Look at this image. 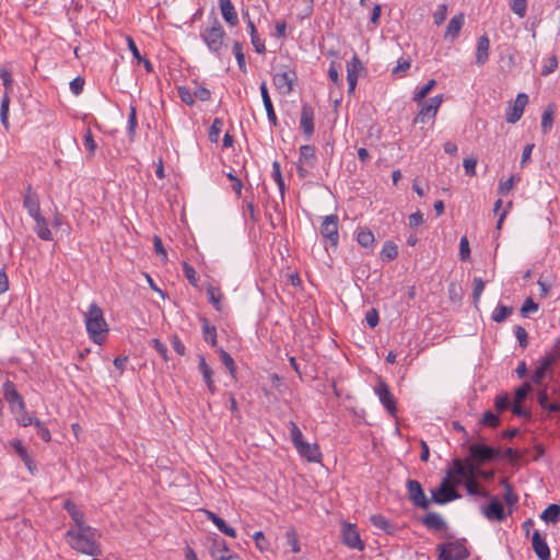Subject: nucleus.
Instances as JSON below:
<instances>
[{"instance_id": "obj_1", "label": "nucleus", "mask_w": 560, "mask_h": 560, "mask_svg": "<svg viewBox=\"0 0 560 560\" xmlns=\"http://www.w3.org/2000/svg\"><path fill=\"white\" fill-rule=\"evenodd\" d=\"M97 537V529L90 525L69 528L65 534L66 541L72 549L89 556H100L102 553Z\"/></svg>"}, {"instance_id": "obj_2", "label": "nucleus", "mask_w": 560, "mask_h": 560, "mask_svg": "<svg viewBox=\"0 0 560 560\" xmlns=\"http://www.w3.org/2000/svg\"><path fill=\"white\" fill-rule=\"evenodd\" d=\"M84 320L90 338L101 345L108 331L102 308L96 303H92L84 315Z\"/></svg>"}, {"instance_id": "obj_3", "label": "nucleus", "mask_w": 560, "mask_h": 560, "mask_svg": "<svg viewBox=\"0 0 560 560\" xmlns=\"http://www.w3.org/2000/svg\"><path fill=\"white\" fill-rule=\"evenodd\" d=\"M465 538L456 539L445 544H439L436 551L439 552V560H465L470 556L466 546Z\"/></svg>"}, {"instance_id": "obj_4", "label": "nucleus", "mask_w": 560, "mask_h": 560, "mask_svg": "<svg viewBox=\"0 0 560 560\" xmlns=\"http://www.w3.org/2000/svg\"><path fill=\"white\" fill-rule=\"evenodd\" d=\"M462 483L460 479L452 481L447 477H444L440 486L431 490L432 501L436 504H446L451 501L460 498V494L455 490V486Z\"/></svg>"}, {"instance_id": "obj_5", "label": "nucleus", "mask_w": 560, "mask_h": 560, "mask_svg": "<svg viewBox=\"0 0 560 560\" xmlns=\"http://www.w3.org/2000/svg\"><path fill=\"white\" fill-rule=\"evenodd\" d=\"M200 36L209 50L214 54H220L221 49L223 48L225 32L218 19H214L212 25L205 28Z\"/></svg>"}, {"instance_id": "obj_6", "label": "nucleus", "mask_w": 560, "mask_h": 560, "mask_svg": "<svg viewBox=\"0 0 560 560\" xmlns=\"http://www.w3.org/2000/svg\"><path fill=\"white\" fill-rule=\"evenodd\" d=\"M469 455L471 460L482 465L501 458V450L482 443H475L469 446Z\"/></svg>"}, {"instance_id": "obj_7", "label": "nucleus", "mask_w": 560, "mask_h": 560, "mask_svg": "<svg viewBox=\"0 0 560 560\" xmlns=\"http://www.w3.org/2000/svg\"><path fill=\"white\" fill-rule=\"evenodd\" d=\"M338 223V215L330 214L324 218L319 228V232L323 238H325L330 244V246L335 248L339 242Z\"/></svg>"}, {"instance_id": "obj_8", "label": "nucleus", "mask_w": 560, "mask_h": 560, "mask_svg": "<svg viewBox=\"0 0 560 560\" xmlns=\"http://www.w3.org/2000/svg\"><path fill=\"white\" fill-rule=\"evenodd\" d=\"M374 392L377 395L384 408L387 410L388 415L390 417H396V398L392 394L389 386L383 380L380 378L376 386L374 387Z\"/></svg>"}, {"instance_id": "obj_9", "label": "nucleus", "mask_w": 560, "mask_h": 560, "mask_svg": "<svg viewBox=\"0 0 560 560\" xmlns=\"http://www.w3.org/2000/svg\"><path fill=\"white\" fill-rule=\"evenodd\" d=\"M406 489L408 493V499L415 506L424 510L429 508L430 500L425 497L423 488L418 480L408 479L406 481Z\"/></svg>"}, {"instance_id": "obj_10", "label": "nucleus", "mask_w": 560, "mask_h": 560, "mask_svg": "<svg viewBox=\"0 0 560 560\" xmlns=\"http://www.w3.org/2000/svg\"><path fill=\"white\" fill-rule=\"evenodd\" d=\"M2 393L13 413L18 412L16 408L19 411H23L25 405L24 399L11 381H7L3 384Z\"/></svg>"}, {"instance_id": "obj_11", "label": "nucleus", "mask_w": 560, "mask_h": 560, "mask_svg": "<svg viewBox=\"0 0 560 560\" xmlns=\"http://www.w3.org/2000/svg\"><path fill=\"white\" fill-rule=\"evenodd\" d=\"M23 207L27 211L28 215L32 218L42 215L39 196L33 189L31 184H27V186L24 189Z\"/></svg>"}, {"instance_id": "obj_12", "label": "nucleus", "mask_w": 560, "mask_h": 560, "mask_svg": "<svg viewBox=\"0 0 560 560\" xmlns=\"http://www.w3.org/2000/svg\"><path fill=\"white\" fill-rule=\"evenodd\" d=\"M527 103L528 95L525 93H518L513 105L509 106V108L506 109V122L516 124L521 119Z\"/></svg>"}, {"instance_id": "obj_13", "label": "nucleus", "mask_w": 560, "mask_h": 560, "mask_svg": "<svg viewBox=\"0 0 560 560\" xmlns=\"http://www.w3.org/2000/svg\"><path fill=\"white\" fill-rule=\"evenodd\" d=\"M442 101H443L442 95H436L434 97H431L427 103H424L422 105L420 112L418 113V115L415 118V122L416 124H418V122L424 124L427 121V119L433 118L436 115L439 107L442 104Z\"/></svg>"}, {"instance_id": "obj_14", "label": "nucleus", "mask_w": 560, "mask_h": 560, "mask_svg": "<svg viewBox=\"0 0 560 560\" xmlns=\"http://www.w3.org/2000/svg\"><path fill=\"white\" fill-rule=\"evenodd\" d=\"M364 69L360 58L354 55L347 63L348 93L353 94L359 79V73Z\"/></svg>"}, {"instance_id": "obj_15", "label": "nucleus", "mask_w": 560, "mask_h": 560, "mask_svg": "<svg viewBox=\"0 0 560 560\" xmlns=\"http://www.w3.org/2000/svg\"><path fill=\"white\" fill-rule=\"evenodd\" d=\"M296 73L292 70L276 73L272 78L275 86L284 95L293 91V83L296 81Z\"/></svg>"}, {"instance_id": "obj_16", "label": "nucleus", "mask_w": 560, "mask_h": 560, "mask_svg": "<svg viewBox=\"0 0 560 560\" xmlns=\"http://www.w3.org/2000/svg\"><path fill=\"white\" fill-rule=\"evenodd\" d=\"M342 542L349 548L363 550L364 544L360 538V535L352 524H345L342 529Z\"/></svg>"}, {"instance_id": "obj_17", "label": "nucleus", "mask_w": 560, "mask_h": 560, "mask_svg": "<svg viewBox=\"0 0 560 560\" xmlns=\"http://www.w3.org/2000/svg\"><path fill=\"white\" fill-rule=\"evenodd\" d=\"M300 125L306 138L310 139L314 133V109L308 104L302 106Z\"/></svg>"}, {"instance_id": "obj_18", "label": "nucleus", "mask_w": 560, "mask_h": 560, "mask_svg": "<svg viewBox=\"0 0 560 560\" xmlns=\"http://www.w3.org/2000/svg\"><path fill=\"white\" fill-rule=\"evenodd\" d=\"M483 514L490 521L502 522L505 518L503 505L494 497H490V503L483 508Z\"/></svg>"}, {"instance_id": "obj_19", "label": "nucleus", "mask_w": 560, "mask_h": 560, "mask_svg": "<svg viewBox=\"0 0 560 560\" xmlns=\"http://www.w3.org/2000/svg\"><path fill=\"white\" fill-rule=\"evenodd\" d=\"M62 508L68 512L74 523L73 528L88 526L84 521V512L70 499L63 501Z\"/></svg>"}, {"instance_id": "obj_20", "label": "nucleus", "mask_w": 560, "mask_h": 560, "mask_svg": "<svg viewBox=\"0 0 560 560\" xmlns=\"http://www.w3.org/2000/svg\"><path fill=\"white\" fill-rule=\"evenodd\" d=\"M301 457L308 462L317 463L320 460L322 454L317 444H311L305 441L295 446Z\"/></svg>"}, {"instance_id": "obj_21", "label": "nucleus", "mask_w": 560, "mask_h": 560, "mask_svg": "<svg viewBox=\"0 0 560 560\" xmlns=\"http://www.w3.org/2000/svg\"><path fill=\"white\" fill-rule=\"evenodd\" d=\"M533 549L540 560H550V550L546 539L538 530H535L532 538Z\"/></svg>"}, {"instance_id": "obj_22", "label": "nucleus", "mask_w": 560, "mask_h": 560, "mask_svg": "<svg viewBox=\"0 0 560 560\" xmlns=\"http://www.w3.org/2000/svg\"><path fill=\"white\" fill-rule=\"evenodd\" d=\"M259 89H260V94H261L264 107L267 113L268 120L272 126L276 127V126H278V118H277L266 82H262L260 84Z\"/></svg>"}, {"instance_id": "obj_23", "label": "nucleus", "mask_w": 560, "mask_h": 560, "mask_svg": "<svg viewBox=\"0 0 560 560\" xmlns=\"http://www.w3.org/2000/svg\"><path fill=\"white\" fill-rule=\"evenodd\" d=\"M219 5L224 21L231 26H236L238 18L231 0H219Z\"/></svg>"}, {"instance_id": "obj_24", "label": "nucleus", "mask_w": 560, "mask_h": 560, "mask_svg": "<svg viewBox=\"0 0 560 560\" xmlns=\"http://www.w3.org/2000/svg\"><path fill=\"white\" fill-rule=\"evenodd\" d=\"M490 40L487 35H482L478 38L477 50H476V63L483 66L489 59Z\"/></svg>"}, {"instance_id": "obj_25", "label": "nucleus", "mask_w": 560, "mask_h": 560, "mask_svg": "<svg viewBox=\"0 0 560 560\" xmlns=\"http://www.w3.org/2000/svg\"><path fill=\"white\" fill-rule=\"evenodd\" d=\"M422 524L429 529L442 532L447 528L446 522L438 513H429L422 518Z\"/></svg>"}, {"instance_id": "obj_26", "label": "nucleus", "mask_w": 560, "mask_h": 560, "mask_svg": "<svg viewBox=\"0 0 560 560\" xmlns=\"http://www.w3.org/2000/svg\"><path fill=\"white\" fill-rule=\"evenodd\" d=\"M464 21L465 18L463 13L453 16L447 24L445 38L455 39L464 25Z\"/></svg>"}, {"instance_id": "obj_27", "label": "nucleus", "mask_w": 560, "mask_h": 560, "mask_svg": "<svg viewBox=\"0 0 560 560\" xmlns=\"http://www.w3.org/2000/svg\"><path fill=\"white\" fill-rule=\"evenodd\" d=\"M316 162L315 148L310 144L302 145L300 148L299 163L306 164L307 167H314Z\"/></svg>"}, {"instance_id": "obj_28", "label": "nucleus", "mask_w": 560, "mask_h": 560, "mask_svg": "<svg viewBox=\"0 0 560 560\" xmlns=\"http://www.w3.org/2000/svg\"><path fill=\"white\" fill-rule=\"evenodd\" d=\"M33 219L35 220V223H36L35 231H36L37 236L44 241H51L52 234L48 228L46 219L43 215L33 218Z\"/></svg>"}, {"instance_id": "obj_29", "label": "nucleus", "mask_w": 560, "mask_h": 560, "mask_svg": "<svg viewBox=\"0 0 560 560\" xmlns=\"http://www.w3.org/2000/svg\"><path fill=\"white\" fill-rule=\"evenodd\" d=\"M540 518L551 524H557L560 521V505L550 504L548 505L540 515Z\"/></svg>"}, {"instance_id": "obj_30", "label": "nucleus", "mask_w": 560, "mask_h": 560, "mask_svg": "<svg viewBox=\"0 0 560 560\" xmlns=\"http://www.w3.org/2000/svg\"><path fill=\"white\" fill-rule=\"evenodd\" d=\"M370 521L373 526L378 529L384 530L387 534H392L395 530V525H393L385 516L382 514H373L370 517Z\"/></svg>"}, {"instance_id": "obj_31", "label": "nucleus", "mask_w": 560, "mask_h": 560, "mask_svg": "<svg viewBox=\"0 0 560 560\" xmlns=\"http://www.w3.org/2000/svg\"><path fill=\"white\" fill-rule=\"evenodd\" d=\"M556 113V106L553 104H550L547 106V108L544 110L541 116V131L542 133H548L552 127L553 117Z\"/></svg>"}, {"instance_id": "obj_32", "label": "nucleus", "mask_w": 560, "mask_h": 560, "mask_svg": "<svg viewBox=\"0 0 560 560\" xmlns=\"http://www.w3.org/2000/svg\"><path fill=\"white\" fill-rule=\"evenodd\" d=\"M247 28L249 31L252 44H253L256 52H258V54L265 52V50H266L265 43L259 38L257 31H256V26L250 19H248Z\"/></svg>"}, {"instance_id": "obj_33", "label": "nucleus", "mask_w": 560, "mask_h": 560, "mask_svg": "<svg viewBox=\"0 0 560 560\" xmlns=\"http://www.w3.org/2000/svg\"><path fill=\"white\" fill-rule=\"evenodd\" d=\"M272 177H273L275 182L277 183V186H278L280 195H281V199L283 200L284 194L287 190V186H285L284 179L281 174L280 163L278 161H275L272 163Z\"/></svg>"}, {"instance_id": "obj_34", "label": "nucleus", "mask_w": 560, "mask_h": 560, "mask_svg": "<svg viewBox=\"0 0 560 560\" xmlns=\"http://www.w3.org/2000/svg\"><path fill=\"white\" fill-rule=\"evenodd\" d=\"M466 463H464L462 459L456 458L453 460V468L448 469L446 472V476L452 481L456 479H460L464 475Z\"/></svg>"}, {"instance_id": "obj_35", "label": "nucleus", "mask_w": 560, "mask_h": 560, "mask_svg": "<svg viewBox=\"0 0 560 560\" xmlns=\"http://www.w3.org/2000/svg\"><path fill=\"white\" fill-rule=\"evenodd\" d=\"M512 313V306L499 304L492 312L491 319L495 323H503Z\"/></svg>"}, {"instance_id": "obj_36", "label": "nucleus", "mask_w": 560, "mask_h": 560, "mask_svg": "<svg viewBox=\"0 0 560 560\" xmlns=\"http://www.w3.org/2000/svg\"><path fill=\"white\" fill-rule=\"evenodd\" d=\"M465 488L469 495H479L482 498H490V494L487 490L480 488V485L477 480H466Z\"/></svg>"}, {"instance_id": "obj_37", "label": "nucleus", "mask_w": 560, "mask_h": 560, "mask_svg": "<svg viewBox=\"0 0 560 560\" xmlns=\"http://www.w3.org/2000/svg\"><path fill=\"white\" fill-rule=\"evenodd\" d=\"M357 241L362 247L370 248L373 246L374 235L370 230L362 229L358 232Z\"/></svg>"}, {"instance_id": "obj_38", "label": "nucleus", "mask_w": 560, "mask_h": 560, "mask_svg": "<svg viewBox=\"0 0 560 560\" xmlns=\"http://www.w3.org/2000/svg\"><path fill=\"white\" fill-rule=\"evenodd\" d=\"M12 445L15 450V452L19 454V456L21 457V459L25 463V465L27 466V468L32 471L33 470V460L31 459V457L28 456L27 454V451L26 448L23 446L22 442L16 440V441H13L12 442Z\"/></svg>"}, {"instance_id": "obj_39", "label": "nucleus", "mask_w": 560, "mask_h": 560, "mask_svg": "<svg viewBox=\"0 0 560 560\" xmlns=\"http://www.w3.org/2000/svg\"><path fill=\"white\" fill-rule=\"evenodd\" d=\"M207 295L209 298V302L213 305V307L217 311H221V299L223 295L220 292V289L210 285L207 289Z\"/></svg>"}, {"instance_id": "obj_40", "label": "nucleus", "mask_w": 560, "mask_h": 560, "mask_svg": "<svg viewBox=\"0 0 560 560\" xmlns=\"http://www.w3.org/2000/svg\"><path fill=\"white\" fill-rule=\"evenodd\" d=\"M203 339L212 347L217 345V329L214 326H210L208 320H203L202 326Z\"/></svg>"}, {"instance_id": "obj_41", "label": "nucleus", "mask_w": 560, "mask_h": 560, "mask_svg": "<svg viewBox=\"0 0 560 560\" xmlns=\"http://www.w3.org/2000/svg\"><path fill=\"white\" fill-rule=\"evenodd\" d=\"M479 464H476L474 460H467L464 475L462 479L466 480H477V476L479 475Z\"/></svg>"}, {"instance_id": "obj_42", "label": "nucleus", "mask_w": 560, "mask_h": 560, "mask_svg": "<svg viewBox=\"0 0 560 560\" xmlns=\"http://www.w3.org/2000/svg\"><path fill=\"white\" fill-rule=\"evenodd\" d=\"M398 256V248L392 242H386L382 248L381 257L383 260H393Z\"/></svg>"}, {"instance_id": "obj_43", "label": "nucleus", "mask_w": 560, "mask_h": 560, "mask_svg": "<svg viewBox=\"0 0 560 560\" xmlns=\"http://www.w3.org/2000/svg\"><path fill=\"white\" fill-rule=\"evenodd\" d=\"M9 104H10L9 94L4 93V95L1 100L0 118H1L2 125L4 126L5 129L9 128Z\"/></svg>"}, {"instance_id": "obj_44", "label": "nucleus", "mask_w": 560, "mask_h": 560, "mask_svg": "<svg viewBox=\"0 0 560 560\" xmlns=\"http://www.w3.org/2000/svg\"><path fill=\"white\" fill-rule=\"evenodd\" d=\"M520 180V177L512 175L504 182H500L498 186V194L500 196H506L514 187L515 183Z\"/></svg>"}, {"instance_id": "obj_45", "label": "nucleus", "mask_w": 560, "mask_h": 560, "mask_svg": "<svg viewBox=\"0 0 560 560\" xmlns=\"http://www.w3.org/2000/svg\"><path fill=\"white\" fill-rule=\"evenodd\" d=\"M83 145L89 152V156L92 158L95 154L97 144L94 140V137L92 135V131L90 128L86 129L85 135L83 137Z\"/></svg>"}, {"instance_id": "obj_46", "label": "nucleus", "mask_w": 560, "mask_h": 560, "mask_svg": "<svg viewBox=\"0 0 560 560\" xmlns=\"http://www.w3.org/2000/svg\"><path fill=\"white\" fill-rule=\"evenodd\" d=\"M411 61L410 58H399L397 61V66L393 69V74L402 78L406 72L410 69Z\"/></svg>"}, {"instance_id": "obj_47", "label": "nucleus", "mask_w": 560, "mask_h": 560, "mask_svg": "<svg viewBox=\"0 0 560 560\" xmlns=\"http://www.w3.org/2000/svg\"><path fill=\"white\" fill-rule=\"evenodd\" d=\"M233 52L235 55L240 70L245 73L246 72L245 56H244L243 48H242V45L240 42H234Z\"/></svg>"}, {"instance_id": "obj_48", "label": "nucleus", "mask_w": 560, "mask_h": 560, "mask_svg": "<svg viewBox=\"0 0 560 560\" xmlns=\"http://www.w3.org/2000/svg\"><path fill=\"white\" fill-rule=\"evenodd\" d=\"M502 483L504 486V501L509 506H513L518 502V497L513 492L512 486L504 479L502 480Z\"/></svg>"}, {"instance_id": "obj_49", "label": "nucleus", "mask_w": 560, "mask_h": 560, "mask_svg": "<svg viewBox=\"0 0 560 560\" xmlns=\"http://www.w3.org/2000/svg\"><path fill=\"white\" fill-rule=\"evenodd\" d=\"M289 430H290L291 441H292L294 447L304 441L302 431L300 430V428L296 425V423L294 421L289 422Z\"/></svg>"}, {"instance_id": "obj_50", "label": "nucleus", "mask_w": 560, "mask_h": 560, "mask_svg": "<svg viewBox=\"0 0 560 560\" xmlns=\"http://www.w3.org/2000/svg\"><path fill=\"white\" fill-rule=\"evenodd\" d=\"M436 85V81L431 79L429 80L415 95L413 101L420 103L427 95L431 92V90Z\"/></svg>"}, {"instance_id": "obj_51", "label": "nucleus", "mask_w": 560, "mask_h": 560, "mask_svg": "<svg viewBox=\"0 0 560 560\" xmlns=\"http://www.w3.org/2000/svg\"><path fill=\"white\" fill-rule=\"evenodd\" d=\"M485 290V282L481 278L474 279V288H472V300L475 306L478 307V303L480 301V296Z\"/></svg>"}, {"instance_id": "obj_52", "label": "nucleus", "mask_w": 560, "mask_h": 560, "mask_svg": "<svg viewBox=\"0 0 560 560\" xmlns=\"http://www.w3.org/2000/svg\"><path fill=\"white\" fill-rule=\"evenodd\" d=\"M494 406L499 412H503L511 407V400L508 394L498 395L494 398Z\"/></svg>"}, {"instance_id": "obj_53", "label": "nucleus", "mask_w": 560, "mask_h": 560, "mask_svg": "<svg viewBox=\"0 0 560 560\" xmlns=\"http://www.w3.org/2000/svg\"><path fill=\"white\" fill-rule=\"evenodd\" d=\"M222 126H223V121L221 118H214L212 125L210 126V129H209V140L211 142H217L218 139H219V135L221 132V129H222Z\"/></svg>"}, {"instance_id": "obj_54", "label": "nucleus", "mask_w": 560, "mask_h": 560, "mask_svg": "<svg viewBox=\"0 0 560 560\" xmlns=\"http://www.w3.org/2000/svg\"><path fill=\"white\" fill-rule=\"evenodd\" d=\"M530 390H532L530 384L525 382L523 385H521L518 388H516L514 402L522 404L526 399V397L528 396Z\"/></svg>"}, {"instance_id": "obj_55", "label": "nucleus", "mask_w": 560, "mask_h": 560, "mask_svg": "<svg viewBox=\"0 0 560 560\" xmlns=\"http://www.w3.org/2000/svg\"><path fill=\"white\" fill-rule=\"evenodd\" d=\"M287 544L291 547L294 553L300 552L299 536L294 529H290L285 534Z\"/></svg>"}, {"instance_id": "obj_56", "label": "nucleus", "mask_w": 560, "mask_h": 560, "mask_svg": "<svg viewBox=\"0 0 560 560\" xmlns=\"http://www.w3.org/2000/svg\"><path fill=\"white\" fill-rule=\"evenodd\" d=\"M219 352L221 362L230 371L231 375L234 376L236 368L233 358L223 349H220Z\"/></svg>"}, {"instance_id": "obj_57", "label": "nucleus", "mask_w": 560, "mask_h": 560, "mask_svg": "<svg viewBox=\"0 0 560 560\" xmlns=\"http://www.w3.org/2000/svg\"><path fill=\"white\" fill-rule=\"evenodd\" d=\"M481 423L490 428H497L500 424V418L492 411L488 410L483 413Z\"/></svg>"}, {"instance_id": "obj_58", "label": "nucleus", "mask_w": 560, "mask_h": 560, "mask_svg": "<svg viewBox=\"0 0 560 560\" xmlns=\"http://www.w3.org/2000/svg\"><path fill=\"white\" fill-rule=\"evenodd\" d=\"M183 271H184L185 277L189 281V283L191 285H197L198 277H197V272H196L195 268L191 265H189L188 262L184 261L183 262Z\"/></svg>"}, {"instance_id": "obj_59", "label": "nucleus", "mask_w": 560, "mask_h": 560, "mask_svg": "<svg viewBox=\"0 0 560 560\" xmlns=\"http://www.w3.org/2000/svg\"><path fill=\"white\" fill-rule=\"evenodd\" d=\"M137 128V110L135 106L130 107V113L128 116V133L130 139L132 140L136 135Z\"/></svg>"}, {"instance_id": "obj_60", "label": "nucleus", "mask_w": 560, "mask_h": 560, "mask_svg": "<svg viewBox=\"0 0 560 560\" xmlns=\"http://www.w3.org/2000/svg\"><path fill=\"white\" fill-rule=\"evenodd\" d=\"M36 429L37 434L40 436L42 440L45 442H49L51 436L48 428L40 420L35 419L34 424Z\"/></svg>"}, {"instance_id": "obj_61", "label": "nucleus", "mask_w": 560, "mask_h": 560, "mask_svg": "<svg viewBox=\"0 0 560 560\" xmlns=\"http://www.w3.org/2000/svg\"><path fill=\"white\" fill-rule=\"evenodd\" d=\"M199 371L202 374L205 382L212 380L213 372L211 368L207 364L206 359L202 354L199 355Z\"/></svg>"}, {"instance_id": "obj_62", "label": "nucleus", "mask_w": 560, "mask_h": 560, "mask_svg": "<svg viewBox=\"0 0 560 560\" xmlns=\"http://www.w3.org/2000/svg\"><path fill=\"white\" fill-rule=\"evenodd\" d=\"M538 308V303H536L532 298H527L521 307V314L526 317L529 313L537 312Z\"/></svg>"}, {"instance_id": "obj_63", "label": "nucleus", "mask_w": 560, "mask_h": 560, "mask_svg": "<svg viewBox=\"0 0 560 560\" xmlns=\"http://www.w3.org/2000/svg\"><path fill=\"white\" fill-rule=\"evenodd\" d=\"M526 8H527L526 0H513L512 1L511 10L520 18H524L526 15Z\"/></svg>"}, {"instance_id": "obj_64", "label": "nucleus", "mask_w": 560, "mask_h": 560, "mask_svg": "<svg viewBox=\"0 0 560 560\" xmlns=\"http://www.w3.org/2000/svg\"><path fill=\"white\" fill-rule=\"evenodd\" d=\"M558 67V60H557V57L556 56H551L550 58H548L544 66H542V69H541V75H549L550 73H552Z\"/></svg>"}]
</instances>
